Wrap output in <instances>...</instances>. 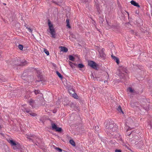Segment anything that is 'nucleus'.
<instances>
[{"mask_svg":"<svg viewBox=\"0 0 152 152\" xmlns=\"http://www.w3.org/2000/svg\"><path fill=\"white\" fill-rule=\"evenodd\" d=\"M56 112V111H53V113H55Z\"/></svg>","mask_w":152,"mask_h":152,"instance_id":"obj_53","label":"nucleus"},{"mask_svg":"<svg viewBox=\"0 0 152 152\" xmlns=\"http://www.w3.org/2000/svg\"><path fill=\"white\" fill-rule=\"evenodd\" d=\"M60 48L61 49V51L64 53L67 52L68 49L66 48L64 46H60Z\"/></svg>","mask_w":152,"mask_h":152,"instance_id":"obj_15","label":"nucleus"},{"mask_svg":"<svg viewBox=\"0 0 152 152\" xmlns=\"http://www.w3.org/2000/svg\"><path fill=\"white\" fill-rule=\"evenodd\" d=\"M72 37L73 38H75V35H73V34H72Z\"/></svg>","mask_w":152,"mask_h":152,"instance_id":"obj_49","label":"nucleus"},{"mask_svg":"<svg viewBox=\"0 0 152 152\" xmlns=\"http://www.w3.org/2000/svg\"><path fill=\"white\" fill-rule=\"evenodd\" d=\"M12 61V64L13 66H25L28 63L27 61L25 60H20L17 58H14Z\"/></svg>","mask_w":152,"mask_h":152,"instance_id":"obj_1","label":"nucleus"},{"mask_svg":"<svg viewBox=\"0 0 152 152\" xmlns=\"http://www.w3.org/2000/svg\"><path fill=\"white\" fill-rule=\"evenodd\" d=\"M130 32L132 34H134L135 33V32L133 30H131L130 31Z\"/></svg>","mask_w":152,"mask_h":152,"instance_id":"obj_37","label":"nucleus"},{"mask_svg":"<svg viewBox=\"0 0 152 152\" xmlns=\"http://www.w3.org/2000/svg\"><path fill=\"white\" fill-rule=\"evenodd\" d=\"M56 149L59 152H61L62 151H63L64 152H66L65 151L63 150L62 149H61L59 148L56 147Z\"/></svg>","mask_w":152,"mask_h":152,"instance_id":"obj_29","label":"nucleus"},{"mask_svg":"<svg viewBox=\"0 0 152 152\" xmlns=\"http://www.w3.org/2000/svg\"><path fill=\"white\" fill-rule=\"evenodd\" d=\"M127 91H129L130 93H132L134 92V90L132 88L129 87L127 89Z\"/></svg>","mask_w":152,"mask_h":152,"instance_id":"obj_26","label":"nucleus"},{"mask_svg":"<svg viewBox=\"0 0 152 152\" xmlns=\"http://www.w3.org/2000/svg\"><path fill=\"white\" fill-rule=\"evenodd\" d=\"M27 136V138L29 139V140H31L33 142L34 141H37V139H38V137H36L34 134H30Z\"/></svg>","mask_w":152,"mask_h":152,"instance_id":"obj_6","label":"nucleus"},{"mask_svg":"<svg viewBox=\"0 0 152 152\" xmlns=\"http://www.w3.org/2000/svg\"><path fill=\"white\" fill-rule=\"evenodd\" d=\"M72 91V94L71 96H72L75 98L77 99L78 96L77 94L75 93V91Z\"/></svg>","mask_w":152,"mask_h":152,"instance_id":"obj_20","label":"nucleus"},{"mask_svg":"<svg viewBox=\"0 0 152 152\" xmlns=\"http://www.w3.org/2000/svg\"><path fill=\"white\" fill-rule=\"evenodd\" d=\"M53 66H56V64H55L53 63Z\"/></svg>","mask_w":152,"mask_h":152,"instance_id":"obj_50","label":"nucleus"},{"mask_svg":"<svg viewBox=\"0 0 152 152\" xmlns=\"http://www.w3.org/2000/svg\"><path fill=\"white\" fill-rule=\"evenodd\" d=\"M114 122L113 121H107L105 125L106 128L107 129H110V130L111 129L114 127Z\"/></svg>","mask_w":152,"mask_h":152,"instance_id":"obj_5","label":"nucleus"},{"mask_svg":"<svg viewBox=\"0 0 152 152\" xmlns=\"http://www.w3.org/2000/svg\"><path fill=\"white\" fill-rule=\"evenodd\" d=\"M130 105L132 107H134L137 106L138 105V102H131Z\"/></svg>","mask_w":152,"mask_h":152,"instance_id":"obj_16","label":"nucleus"},{"mask_svg":"<svg viewBox=\"0 0 152 152\" xmlns=\"http://www.w3.org/2000/svg\"><path fill=\"white\" fill-rule=\"evenodd\" d=\"M45 102H42V105H44L45 104Z\"/></svg>","mask_w":152,"mask_h":152,"instance_id":"obj_47","label":"nucleus"},{"mask_svg":"<svg viewBox=\"0 0 152 152\" xmlns=\"http://www.w3.org/2000/svg\"><path fill=\"white\" fill-rule=\"evenodd\" d=\"M135 35L136 36H137L138 35V34L137 32H135Z\"/></svg>","mask_w":152,"mask_h":152,"instance_id":"obj_46","label":"nucleus"},{"mask_svg":"<svg viewBox=\"0 0 152 152\" xmlns=\"http://www.w3.org/2000/svg\"><path fill=\"white\" fill-rule=\"evenodd\" d=\"M7 81V80L6 79L4 78L2 79H0V82L1 83L6 82Z\"/></svg>","mask_w":152,"mask_h":152,"instance_id":"obj_35","label":"nucleus"},{"mask_svg":"<svg viewBox=\"0 0 152 152\" xmlns=\"http://www.w3.org/2000/svg\"><path fill=\"white\" fill-rule=\"evenodd\" d=\"M89 0H81L82 2H87L89 1Z\"/></svg>","mask_w":152,"mask_h":152,"instance_id":"obj_38","label":"nucleus"},{"mask_svg":"<svg viewBox=\"0 0 152 152\" xmlns=\"http://www.w3.org/2000/svg\"><path fill=\"white\" fill-rule=\"evenodd\" d=\"M99 126H95L94 127V129L95 131H96V132H98L99 131Z\"/></svg>","mask_w":152,"mask_h":152,"instance_id":"obj_28","label":"nucleus"},{"mask_svg":"<svg viewBox=\"0 0 152 152\" xmlns=\"http://www.w3.org/2000/svg\"><path fill=\"white\" fill-rule=\"evenodd\" d=\"M73 65H74L75 66H77V64L76 63H73Z\"/></svg>","mask_w":152,"mask_h":152,"instance_id":"obj_45","label":"nucleus"},{"mask_svg":"<svg viewBox=\"0 0 152 152\" xmlns=\"http://www.w3.org/2000/svg\"><path fill=\"white\" fill-rule=\"evenodd\" d=\"M95 4L94 5L96 8L97 9V11H99L100 9V7L99 4L98 3V2L97 0L94 1Z\"/></svg>","mask_w":152,"mask_h":152,"instance_id":"obj_14","label":"nucleus"},{"mask_svg":"<svg viewBox=\"0 0 152 152\" xmlns=\"http://www.w3.org/2000/svg\"><path fill=\"white\" fill-rule=\"evenodd\" d=\"M21 146L19 143L18 142H16V145H15L14 147H13V148L14 150L17 149H19L20 148Z\"/></svg>","mask_w":152,"mask_h":152,"instance_id":"obj_17","label":"nucleus"},{"mask_svg":"<svg viewBox=\"0 0 152 152\" xmlns=\"http://www.w3.org/2000/svg\"><path fill=\"white\" fill-rule=\"evenodd\" d=\"M106 81H106V80H104V83H105V82H106Z\"/></svg>","mask_w":152,"mask_h":152,"instance_id":"obj_54","label":"nucleus"},{"mask_svg":"<svg viewBox=\"0 0 152 152\" xmlns=\"http://www.w3.org/2000/svg\"><path fill=\"white\" fill-rule=\"evenodd\" d=\"M52 129L53 130H55L56 132H61L62 129L61 127H58L56 124L54 123L51 124Z\"/></svg>","mask_w":152,"mask_h":152,"instance_id":"obj_7","label":"nucleus"},{"mask_svg":"<svg viewBox=\"0 0 152 152\" xmlns=\"http://www.w3.org/2000/svg\"><path fill=\"white\" fill-rule=\"evenodd\" d=\"M69 142L73 146H75V143L73 140H69Z\"/></svg>","mask_w":152,"mask_h":152,"instance_id":"obj_22","label":"nucleus"},{"mask_svg":"<svg viewBox=\"0 0 152 152\" xmlns=\"http://www.w3.org/2000/svg\"><path fill=\"white\" fill-rule=\"evenodd\" d=\"M67 86L68 88L69 89V87H70V86H72L71 85H70V84H67Z\"/></svg>","mask_w":152,"mask_h":152,"instance_id":"obj_43","label":"nucleus"},{"mask_svg":"<svg viewBox=\"0 0 152 152\" xmlns=\"http://www.w3.org/2000/svg\"><path fill=\"white\" fill-rule=\"evenodd\" d=\"M125 128V129L127 131L126 132V134L127 135L129 136L131 133L134 132V131H132L131 132H129V131L131 130V129L130 127L127 126L126 125Z\"/></svg>","mask_w":152,"mask_h":152,"instance_id":"obj_8","label":"nucleus"},{"mask_svg":"<svg viewBox=\"0 0 152 152\" xmlns=\"http://www.w3.org/2000/svg\"><path fill=\"white\" fill-rule=\"evenodd\" d=\"M126 12L127 13V14L129 16V13L128 12Z\"/></svg>","mask_w":152,"mask_h":152,"instance_id":"obj_52","label":"nucleus"},{"mask_svg":"<svg viewBox=\"0 0 152 152\" xmlns=\"http://www.w3.org/2000/svg\"><path fill=\"white\" fill-rule=\"evenodd\" d=\"M8 142L12 146H15V145H16V142L14 140H8Z\"/></svg>","mask_w":152,"mask_h":152,"instance_id":"obj_18","label":"nucleus"},{"mask_svg":"<svg viewBox=\"0 0 152 152\" xmlns=\"http://www.w3.org/2000/svg\"><path fill=\"white\" fill-rule=\"evenodd\" d=\"M34 92L35 94L36 95L39 93H40V91L38 90H35L34 91Z\"/></svg>","mask_w":152,"mask_h":152,"instance_id":"obj_33","label":"nucleus"},{"mask_svg":"<svg viewBox=\"0 0 152 152\" xmlns=\"http://www.w3.org/2000/svg\"><path fill=\"white\" fill-rule=\"evenodd\" d=\"M77 66L79 68H82L84 67V66L82 64H79L77 65Z\"/></svg>","mask_w":152,"mask_h":152,"instance_id":"obj_24","label":"nucleus"},{"mask_svg":"<svg viewBox=\"0 0 152 152\" xmlns=\"http://www.w3.org/2000/svg\"><path fill=\"white\" fill-rule=\"evenodd\" d=\"M88 64L92 68L97 70L98 65L94 61H88Z\"/></svg>","mask_w":152,"mask_h":152,"instance_id":"obj_4","label":"nucleus"},{"mask_svg":"<svg viewBox=\"0 0 152 152\" xmlns=\"http://www.w3.org/2000/svg\"><path fill=\"white\" fill-rule=\"evenodd\" d=\"M42 76L41 75H39V77L40 78V79H41V78H42Z\"/></svg>","mask_w":152,"mask_h":152,"instance_id":"obj_48","label":"nucleus"},{"mask_svg":"<svg viewBox=\"0 0 152 152\" xmlns=\"http://www.w3.org/2000/svg\"><path fill=\"white\" fill-rule=\"evenodd\" d=\"M45 53L47 54V55H49V53L48 51L46 49H44V50Z\"/></svg>","mask_w":152,"mask_h":152,"instance_id":"obj_31","label":"nucleus"},{"mask_svg":"<svg viewBox=\"0 0 152 152\" xmlns=\"http://www.w3.org/2000/svg\"><path fill=\"white\" fill-rule=\"evenodd\" d=\"M91 78L93 79L94 80H98V79L97 80V78L96 77H94V75L92 74L91 75Z\"/></svg>","mask_w":152,"mask_h":152,"instance_id":"obj_30","label":"nucleus"},{"mask_svg":"<svg viewBox=\"0 0 152 152\" xmlns=\"http://www.w3.org/2000/svg\"><path fill=\"white\" fill-rule=\"evenodd\" d=\"M115 152H121V150H120L116 149L115 151Z\"/></svg>","mask_w":152,"mask_h":152,"instance_id":"obj_39","label":"nucleus"},{"mask_svg":"<svg viewBox=\"0 0 152 152\" xmlns=\"http://www.w3.org/2000/svg\"><path fill=\"white\" fill-rule=\"evenodd\" d=\"M117 110L119 111V112H121L123 113H124L123 112L121 109V108L120 106H118V108H117Z\"/></svg>","mask_w":152,"mask_h":152,"instance_id":"obj_27","label":"nucleus"},{"mask_svg":"<svg viewBox=\"0 0 152 152\" xmlns=\"http://www.w3.org/2000/svg\"><path fill=\"white\" fill-rule=\"evenodd\" d=\"M131 4L133 5L134 6L137 7H140V6L139 4L137 3L134 0H132L130 1Z\"/></svg>","mask_w":152,"mask_h":152,"instance_id":"obj_13","label":"nucleus"},{"mask_svg":"<svg viewBox=\"0 0 152 152\" xmlns=\"http://www.w3.org/2000/svg\"><path fill=\"white\" fill-rule=\"evenodd\" d=\"M29 115L33 117L36 116L37 115L36 114L33 113L32 111H31Z\"/></svg>","mask_w":152,"mask_h":152,"instance_id":"obj_25","label":"nucleus"},{"mask_svg":"<svg viewBox=\"0 0 152 152\" xmlns=\"http://www.w3.org/2000/svg\"><path fill=\"white\" fill-rule=\"evenodd\" d=\"M22 79L24 80H27L28 76V74L27 71H24L21 75Z\"/></svg>","mask_w":152,"mask_h":152,"instance_id":"obj_9","label":"nucleus"},{"mask_svg":"<svg viewBox=\"0 0 152 152\" xmlns=\"http://www.w3.org/2000/svg\"><path fill=\"white\" fill-rule=\"evenodd\" d=\"M111 56L113 59L118 64L120 62L119 58L117 57L114 56L113 55H111Z\"/></svg>","mask_w":152,"mask_h":152,"instance_id":"obj_12","label":"nucleus"},{"mask_svg":"<svg viewBox=\"0 0 152 152\" xmlns=\"http://www.w3.org/2000/svg\"><path fill=\"white\" fill-rule=\"evenodd\" d=\"M35 145H38L37 144H36V143H35Z\"/></svg>","mask_w":152,"mask_h":152,"instance_id":"obj_56","label":"nucleus"},{"mask_svg":"<svg viewBox=\"0 0 152 152\" xmlns=\"http://www.w3.org/2000/svg\"><path fill=\"white\" fill-rule=\"evenodd\" d=\"M4 4L5 5H6V4H5V3H4Z\"/></svg>","mask_w":152,"mask_h":152,"instance_id":"obj_55","label":"nucleus"},{"mask_svg":"<svg viewBox=\"0 0 152 152\" xmlns=\"http://www.w3.org/2000/svg\"><path fill=\"white\" fill-rule=\"evenodd\" d=\"M48 1H51L53 3L58 4V3H61L62 2L63 0H46Z\"/></svg>","mask_w":152,"mask_h":152,"instance_id":"obj_10","label":"nucleus"},{"mask_svg":"<svg viewBox=\"0 0 152 152\" xmlns=\"http://www.w3.org/2000/svg\"><path fill=\"white\" fill-rule=\"evenodd\" d=\"M119 26H117L112 25L111 28L113 29H115L116 28H118Z\"/></svg>","mask_w":152,"mask_h":152,"instance_id":"obj_34","label":"nucleus"},{"mask_svg":"<svg viewBox=\"0 0 152 152\" xmlns=\"http://www.w3.org/2000/svg\"><path fill=\"white\" fill-rule=\"evenodd\" d=\"M66 23L67 24V25H69V19H66Z\"/></svg>","mask_w":152,"mask_h":152,"instance_id":"obj_41","label":"nucleus"},{"mask_svg":"<svg viewBox=\"0 0 152 152\" xmlns=\"http://www.w3.org/2000/svg\"><path fill=\"white\" fill-rule=\"evenodd\" d=\"M72 91H74L73 88H72V86H70L69 88L68 91L69 93L71 95H72Z\"/></svg>","mask_w":152,"mask_h":152,"instance_id":"obj_19","label":"nucleus"},{"mask_svg":"<svg viewBox=\"0 0 152 152\" xmlns=\"http://www.w3.org/2000/svg\"><path fill=\"white\" fill-rule=\"evenodd\" d=\"M148 125L150 126V129H152V124L151 122Z\"/></svg>","mask_w":152,"mask_h":152,"instance_id":"obj_40","label":"nucleus"},{"mask_svg":"<svg viewBox=\"0 0 152 152\" xmlns=\"http://www.w3.org/2000/svg\"><path fill=\"white\" fill-rule=\"evenodd\" d=\"M127 70L126 68L123 66H121L119 67L117 73H118L120 76H123V75L124 76L126 75L127 73Z\"/></svg>","mask_w":152,"mask_h":152,"instance_id":"obj_3","label":"nucleus"},{"mask_svg":"<svg viewBox=\"0 0 152 152\" xmlns=\"http://www.w3.org/2000/svg\"><path fill=\"white\" fill-rule=\"evenodd\" d=\"M104 48H102L101 50L99 52L100 56L103 58H104L106 56V54L104 53Z\"/></svg>","mask_w":152,"mask_h":152,"instance_id":"obj_11","label":"nucleus"},{"mask_svg":"<svg viewBox=\"0 0 152 152\" xmlns=\"http://www.w3.org/2000/svg\"><path fill=\"white\" fill-rule=\"evenodd\" d=\"M31 111L28 110H26V113H29V114H30Z\"/></svg>","mask_w":152,"mask_h":152,"instance_id":"obj_42","label":"nucleus"},{"mask_svg":"<svg viewBox=\"0 0 152 152\" xmlns=\"http://www.w3.org/2000/svg\"><path fill=\"white\" fill-rule=\"evenodd\" d=\"M69 59L72 61H74L75 58L72 55H69Z\"/></svg>","mask_w":152,"mask_h":152,"instance_id":"obj_23","label":"nucleus"},{"mask_svg":"<svg viewBox=\"0 0 152 152\" xmlns=\"http://www.w3.org/2000/svg\"><path fill=\"white\" fill-rule=\"evenodd\" d=\"M73 63H72V62L69 61V64L70 66L72 67V68H73L74 67V65H73Z\"/></svg>","mask_w":152,"mask_h":152,"instance_id":"obj_36","label":"nucleus"},{"mask_svg":"<svg viewBox=\"0 0 152 152\" xmlns=\"http://www.w3.org/2000/svg\"><path fill=\"white\" fill-rule=\"evenodd\" d=\"M48 24L49 26L50 32L52 36V37L55 38L56 37V32L54 28V27L53 24L51 23L50 19L48 20Z\"/></svg>","mask_w":152,"mask_h":152,"instance_id":"obj_2","label":"nucleus"},{"mask_svg":"<svg viewBox=\"0 0 152 152\" xmlns=\"http://www.w3.org/2000/svg\"><path fill=\"white\" fill-rule=\"evenodd\" d=\"M23 46L22 45H19L18 46V48L20 50H22L23 48Z\"/></svg>","mask_w":152,"mask_h":152,"instance_id":"obj_32","label":"nucleus"},{"mask_svg":"<svg viewBox=\"0 0 152 152\" xmlns=\"http://www.w3.org/2000/svg\"><path fill=\"white\" fill-rule=\"evenodd\" d=\"M56 73L57 74L58 76L61 79L63 78L62 75L58 71H56Z\"/></svg>","mask_w":152,"mask_h":152,"instance_id":"obj_21","label":"nucleus"},{"mask_svg":"<svg viewBox=\"0 0 152 152\" xmlns=\"http://www.w3.org/2000/svg\"><path fill=\"white\" fill-rule=\"evenodd\" d=\"M66 26H68V27H69V28H71V27H70V25H69H69H67V24Z\"/></svg>","mask_w":152,"mask_h":152,"instance_id":"obj_44","label":"nucleus"},{"mask_svg":"<svg viewBox=\"0 0 152 152\" xmlns=\"http://www.w3.org/2000/svg\"><path fill=\"white\" fill-rule=\"evenodd\" d=\"M28 30H29V31H31V28H28Z\"/></svg>","mask_w":152,"mask_h":152,"instance_id":"obj_51","label":"nucleus"}]
</instances>
